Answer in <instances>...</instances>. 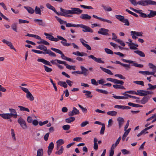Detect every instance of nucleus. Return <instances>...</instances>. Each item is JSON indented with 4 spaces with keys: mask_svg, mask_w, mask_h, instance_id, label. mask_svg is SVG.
Returning a JSON list of instances; mask_svg holds the SVG:
<instances>
[{
    "mask_svg": "<svg viewBox=\"0 0 156 156\" xmlns=\"http://www.w3.org/2000/svg\"><path fill=\"white\" fill-rule=\"evenodd\" d=\"M107 114L112 116H115L117 114V112L115 111H110L107 112Z\"/></svg>",
    "mask_w": 156,
    "mask_h": 156,
    "instance_id": "36",
    "label": "nucleus"
},
{
    "mask_svg": "<svg viewBox=\"0 0 156 156\" xmlns=\"http://www.w3.org/2000/svg\"><path fill=\"white\" fill-rule=\"evenodd\" d=\"M20 87L24 92L26 93L27 94L29 93L30 92L29 90L26 88L20 86Z\"/></svg>",
    "mask_w": 156,
    "mask_h": 156,
    "instance_id": "64",
    "label": "nucleus"
},
{
    "mask_svg": "<svg viewBox=\"0 0 156 156\" xmlns=\"http://www.w3.org/2000/svg\"><path fill=\"white\" fill-rule=\"evenodd\" d=\"M83 93L86 94L85 95L87 96V98H91L93 97L92 95H90L91 94V92L90 91L83 90Z\"/></svg>",
    "mask_w": 156,
    "mask_h": 156,
    "instance_id": "29",
    "label": "nucleus"
},
{
    "mask_svg": "<svg viewBox=\"0 0 156 156\" xmlns=\"http://www.w3.org/2000/svg\"><path fill=\"white\" fill-rule=\"evenodd\" d=\"M121 151L122 153L124 155L128 154L130 153L129 151L126 150V149H122Z\"/></svg>",
    "mask_w": 156,
    "mask_h": 156,
    "instance_id": "60",
    "label": "nucleus"
},
{
    "mask_svg": "<svg viewBox=\"0 0 156 156\" xmlns=\"http://www.w3.org/2000/svg\"><path fill=\"white\" fill-rule=\"evenodd\" d=\"M131 3L135 6L137 4L143 6L150 5H156V2L151 0H141L136 2L135 0H129Z\"/></svg>",
    "mask_w": 156,
    "mask_h": 156,
    "instance_id": "2",
    "label": "nucleus"
},
{
    "mask_svg": "<svg viewBox=\"0 0 156 156\" xmlns=\"http://www.w3.org/2000/svg\"><path fill=\"white\" fill-rule=\"evenodd\" d=\"M88 57L89 58H92V59H93L94 61L95 62H98L99 63H101L104 64L105 63V62L104 61L102 60H101V58H97L94 56L92 55H90L88 56Z\"/></svg>",
    "mask_w": 156,
    "mask_h": 156,
    "instance_id": "13",
    "label": "nucleus"
},
{
    "mask_svg": "<svg viewBox=\"0 0 156 156\" xmlns=\"http://www.w3.org/2000/svg\"><path fill=\"white\" fill-rule=\"evenodd\" d=\"M147 130V129L146 128L143 130L142 131H141V132L138 133L137 135V136L138 137H139L140 136H141L142 135H143L144 134H146V133H148V132L147 131H146Z\"/></svg>",
    "mask_w": 156,
    "mask_h": 156,
    "instance_id": "38",
    "label": "nucleus"
},
{
    "mask_svg": "<svg viewBox=\"0 0 156 156\" xmlns=\"http://www.w3.org/2000/svg\"><path fill=\"white\" fill-rule=\"evenodd\" d=\"M77 56H87V54L86 53L83 52H80L78 51H77Z\"/></svg>",
    "mask_w": 156,
    "mask_h": 156,
    "instance_id": "47",
    "label": "nucleus"
},
{
    "mask_svg": "<svg viewBox=\"0 0 156 156\" xmlns=\"http://www.w3.org/2000/svg\"><path fill=\"white\" fill-rule=\"evenodd\" d=\"M122 60L124 62H126L129 64H133L132 66H133L135 67H138L139 68H142L144 66L143 65L139 64L136 63H134V62L132 60H129L126 59L124 58H122Z\"/></svg>",
    "mask_w": 156,
    "mask_h": 156,
    "instance_id": "7",
    "label": "nucleus"
},
{
    "mask_svg": "<svg viewBox=\"0 0 156 156\" xmlns=\"http://www.w3.org/2000/svg\"><path fill=\"white\" fill-rule=\"evenodd\" d=\"M34 11L35 12V13L37 14L41 15V14L40 8L37 6H36L34 10Z\"/></svg>",
    "mask_w": 156,
    "mask_h": 156,
    "instance_id": "37",
    "label": "nucleus"
},
{
    "mask_svg": "<svg viewBox=\"0 0 156 156\" xmlns=\"http://www.w3.org/2000/svg\"><path fill=\"white\" fill-rule=\"evenodd\" d=\"M60 9L61 12H62V16L68 18L73 16L72 15H79L83 12L82 10L78 8H71L70 10H66L61 7Z\"/></svg>",
    "mask_w": 156,
    "mask_h": 156,
    "instance_id": "1",
    "label": "nucleus"
},
{
    "mask_svg": "<svg viewBox=\"0 0 156 156\" xmlns=\"http://www.w3.org/2000/svg\"><path fill=\"white\" fill-rule=\"evenodd\" d=\"M54 147V144L52 142H51L48 146V149L52 150Z\"/></svg>",
    "mask_w": 156,
    "mask_h": 156,
    "instance_id": "58",
    "label": "nucleus"
},
{
    "mask_svg": "<svg viewBox=\"0 0 156 156\" xmlns=\"http://www.w3.org/2000/svg\"><path fill=\"white\" fill-rule=\"evenodd\" d=\"M56 149L57 151L55 152V154L58 155H60L62 154L64 150L63 146H56Z\"/></svg>",
    "mask_w": 156,
    "mask_h": 156,
    "instance_id": "15",
    "label": "nucleus"
},
{
    "mask_svg": "<svg viewBox=\"0 0 156 156\" xmlns=\"http://www.w3.org/2000/svg\"><path fill=\"white\" fill-rule=\"evenodd\" d=\"M57 63L60 64H64L66 66L67 69L70 70L71 69L72 66H70L69 65L67 64L66 62L57 60Z\"/></svg>",
    "mask_w": 156,
    "mask_h": 156,
    "instance_id": "19",
    "label": "nucleus"
},
{
    "mask_svg": "<svg viewBox=\"0 0 156 156\" xmlns=\"http://www.w3.org/2000/svg\"><path fill=\"white\" fill-rule=\"evenodd\" d=\"M48 120H46L43 122H42L41 121H40L39 122V124L40 126H41L47 124L48 123Z\"/></svg>",
    "mask_w": 156,
    "mask_h": 156,
    "instance_id": "63",
    "label": "nucleus"
},
{
    "mask_svg": "<svg viewBox=\"0 0 156 156\" xmlns=\"http://www.w3.org/2000/svg\"><path fill=\"white\" fill-rule=\"evenodd\" d=\"M117 121L118 123L119 128H120L122 126L124 120L122 117H119L117 118Z\"/></svg>",
    "mask_w": 156,
    "mask_h": 156,
    "instance_id": "21",
    "label": "nucleus"
},
{
    "mask_svg": "<svg viewBox=\"0 0 156 156\" xmlns=\"http://www.w3.org/2000/svg\"><path fill=\"white\" fill-rule=\"evenodd\" d=\"M149 11H150V13L148 14V17L151 18L155 16L156 11L152 10H150Z\"/></svg>",
    "mask_w": 156,
    "mask_h": 156,
    "instance_id": "28",
    "label": "nucleus"
},
{
    "mask_svg": "<svg viewBox=\"0 0 156 156\" xmlns=\"http://www.w3.org/2000/svg\"><path fill=\"white\" fill-rule=\"evenodd\" d=\"M44 34L46 36V38L48 39L51 41H52L53 38V36L46 33H44Z\"/></svg>",
    "mask_w": 156,
    "mask_h": 156,
    "instance_id": "39",
    "label": "nucleus"
},
{
    "mask_svg": "<svg viewBox=\"0 0 156 156\" xmlns=\"http://www.w3.org/2000/svg\"><path fill=\"white\" fill-rule=\"evenodd\" d=\"M115 18L118 19L119 21L122 22L124 20V17L122 16L121 15H116L115 16Z\"/></svg>",
    "mask_w": 156,
    "mask_h": 156,
    "instance_id": "40",
    "label": "nucleus"
},
{
    "mask_svg": "<svg viewBox=\"0 0 156 156\" xmlns=\"http://www.w3.org/2000/svg\"><path fill=\"white\" fill-rule=\"evenodd\" d=\"M79 114L80 112L79 110L74 107L73 110L68 112V115L69 117H71L73 116L74 115H78Z\"/></svg>",
    "mask_w": 156,
    "mask_h": 156,
    "instance_id": "12",
    "label": "nucleus"
},
{
    "mask_svg": "<svg viewBox=\"0 0 156 156\" xmlns=\"http://www.w3.org/2000/svg\"><path fill=\"white\" fill-rule=\"evenodd\" d=\"M34 21L35 22H37L38 24L40 26H44L45 25V23H44L43 22V20H41L34 19Z\"/></svg>",
    "mask_w": 156,
    "mask_h": 156,
    "instance_id": "32",
    "label": "nucleus"
},
{
    "mask_svg": "<svg viewBox=\"0 0 156 156\" xmlns=\"http://www.w3.org/2000/svg\"><path fill=\"white\" fill-rule=\"evenodd\" d=\"M122 22L125 23L124 25L129 26V23L127 19H125L122 21Z\"/></svg>",
    "mask_w": 156,
    "mask_h": 156,
    "instance_id": "62",
    "label": "nucleus"
},
{
    "mask_svg": "<svg viewBox=\"0 0 156 156\" xmlns=\"http://www.w3.org/2000/svg\"><path fill=\"white\" fill-rule=\"evenodd\" d=\"M133 83L137 84L140 85L142 86H144V82L142 81H134Z\"/></svg>",
    "mask_w": 156,
    "mask_h": 156,
    "instance_id": "57",
    "label": "nucleus"
},
{
    "mask_svg": "<svg viewBox=\"0 0 156 156\" xmlns=\"http://www.w3.org/2000/svg\"><path fill=\"white\" fill-rule=\"evenodd\" d=\"M12 29L14 31L17 32V23H14L12 24L11 26Z\"/></svg>",
    "mask_w": 156,
    "mask_h": 156,
    "instance_id": "49",
    "label": "nucleus"
},
{
    "mask_svg": "<svg viewBox=\"0 0 156 156\" xmlns=\"http://www.w3.org/2000/svg\"><path fill=\"white\" fill-rule=\"evenodd\" d=\"M122 66L126 67V70H128L130 68V64H128L122 63Z\"/></svg>",
    "mask_w": 156,
    "mask_h": 156,
    "instance_id": "53",
    "label": "nucleus"
},
{
    "mask_svg": "<svg viewBox=\"0 0 156 156\" xmlns=\"http://www.w3.org/2000/svg\"><path fill=\"white\" fill-rule=\"evenodd\" d=\"M55 17L57 20V21L59 22L61 24H66V26L67 27H78V25L79 24H74L73 23H67L66 21H64L62 20L61 18L58 17L57 16H55Z\"/></svg>",
    "mask_w": 156,
    "mask_h": 156,
    "instance_id": "6",
    "label": "nucleus"
},
{
    "mask_svg": "<svg viewBox=\"0 0 156 156\" xmlns=\"http://www.w3.org/2000/svg\"><path fill=\"white\" fill-rule=\"evenodd\" d=\"M80 18L83 20H89L91 16L87 14H82L80 16Z\"/></svg>",
    "mask_w": 156,
    "mask_h": 156,
    "instance_id": "18",
    "label": "nucleus"
},
{
    "mask_svg": "<svg viewBox=\"0 0 156 156\" xmlns=\"http://www.w3.org/2000/svg\"><path fill=\"white\" fill-rule=\"evenodd\" d=\"M18 107L20 108V111H26L27 112H29L30 110L28 108H26L22 106H19Z\"/></svg>",
    "mask_w": 156,
    "mask_h": 156,
    "instance_id": "48",
    "label": "nucleus"
},
{
    "mask_svg": "<svg viewBox=\"0 0 156 156\" xmlns=\"http://www.w3.org/2000/svg\"><path fill=\"white\" fill-rule=\"evenodd\" d=\"M78 27L83 28L82 31L84 32L93 33V30L89 27L83 24H79Z\"/></svg>",
    "mask_w": 156,
    "mask_h": 156,
    "instance_id": "8",
    "label": "nucleus"
},
{
    "mask_svg": "<svg viewBox=\"0 0 156 156\" xmlns=\"http://www.w3.org/2000/svg\"><path fill=\"white\" fill-rule=\"evenodd\" d=\"M57 38H55L53 37L52 41L57 42L58 41L59 39L62 41L61 42V43L64 46H69L71 45V44L66 42L67 40L62 37L59 35H57Z\"/></svg>",
    "mask_w": 156,
    "mask_h": 156,
    "instance_id": "5",
    "label": "nucleus"
},
{
    "mask_svg": "<svg viewBox=\"0 0 156 156\" xmlns=\"http://www.w3.org/2000/svg\"><path fill=\"white\" fill-rule=\"evenodd\" d=\"M143 90H138L137 92L135 93V94L141 96H144V93H143Z\"/></svg>",
    "mask_w": 156,
    "mask_h": 156,
    "instance_id": "44",
    "label": "nucleus"
},
{
    "mask_svg": "<svg viewBox=\"0 0 156 156\" xmlns=\"http://www.w3.org/2000/svg\"><path fill=\"white\" fill-rule=\"evenodd\" d=\"M2 41L3 43H5L10 48L14 50L15 51H16V50L14 47V46L12 45V43L10 42L7 41L5 39H3Z\"/></svg>",
    "mask_w": 156,
    "mask_h": 156,
    "instance_id": "16",
    "label": "nucleus"
},
{
    "mask_svg": "<svg viewBox=\"0 0 156 156\" xmlns=\"http://www.w3.org/2000/svg\"><path fill=\"white\" fill-rule=\"evenodd\" d=\"M62 128L63 130H69L70 128V126L69 125H66L63 126Z\"/></svg>",
    "mask_w": 156,
    "mask_h": 156,
    "instance_id": "54",
    "label": "nucleus"
},
{
    "mask_svg": "<svg viewBox=\"0 0 156 156\" xmlns=\"http://www.w3.org/2000/svg\"><path fill=\"white\" fill-rule=\"evenodd\" d=\"M148 85L149 87L147 89V90H154L156 89V85H152L151 84L148 83Z\"/></svg>",
    "mask_w": 156,
    "mask_h": 156,
    "instance_id": "42",
    "label": "nucleus"
},
{
    "mask_svg": "<svg viewBox=\"0 0 156 156\" xmlns=\"http://www.w3.org/2000/svg\"><path fill=\"white\" fill-rule=\"evenodd\" d=\"M37 49H39L41 50L44 51L43 54L45 55L48 54L51 56L56 57V55L54 53L51 51L49 49H47V47L42 45H39L36 48Z\"/></svg>",
    "mask_w": 156,
    "mask_h": 156,
    "instance_id": "4",
    "label": "nucleus"
},
{
    "mask_svg": "<svg viewBox=\"0 0 156 156\" xmlns=\"http://www.w3.org/2000/svg\"><path fill=\"white\" fill-rule=\"evenodd\" d=\"M58 85L63 87L65 88H66L67 87V85L66 83V82L64 81H60L58 82Z\"/></svg>",
    "mask_w": 156,
    "mask_h": 156,
    "instance_id": "34",
    "label": "nucleus"
},
{
    "mask_svg": "<svg viewBox=\"0 0 156 156\" xmlns=\"http://www.w3.org/2000/svg\"><path fill=\"white\" fill-rule=\"evenodd\" d=\"M102 126L100 130V133L101 134H103L105 129V126L104 124H102Z\"/></svg>",
    "mask_w": 156,
    "mask_h": 156,
    "instance_id": "52",
    "label": "nucleus"
},
{
    "mask_svg": "<svg viewBox=\"0 0 156 156\" xmlns=\"http://www.w3.org/2000/svg\"><path fill=\"white\" fill-rule=\"evenodd\" d=\"M80 67L82 71V74L84 76H86L89 74V72L88 69H87L83 66H81Z\"/></svg>",
    "mask_w": 156,
    "mask_h": 156,
    "instance_id": "20",
    "label": "nucleus"
},
{
    "mask_svg": "<svg viewBox=\"0 0 156 156\" xmlns=\"http://www.w3.org/2000/svg\"><path fill=\"white\" fill-rule=\"evenodd\" d=\"M26 96L27 98L30 101H32L34 100V97L30 92L26 94Z\"/></svg>",
    "mask_w": 156,
    "mask_h": 156,
    "instance_id": "27",
    "label": "nucleus"
},
{
    "mask_svg": "<svg viewBox=\"0 0 156 156\" xmlns=\"http://www.w3.org/2000/svg\"><path fill=\"white\" fill-rule=\"evenodd\" d=\"M109 30L104 28H101L99 29L98 33V34H101L103 35H109L108 32Z\"/></svg>",
    "mask_w": 156,
    "mask_h": 156,
    "instance_id": "11",
    "label": "nucleus"
},
{
    "mask_svg": "<svg viewBox=\"0 0 156 156\" xmlns=\"http://www.w3.org/2000/svg\"><path fill=\"white\" fill-rule=\"evenodd\" d=\"M133 33L135 35L137 36H142L143 33L142 32H136L135 31H131V33Z\"/></svg>",
    "mask_w": 156,
    "mask_h": 156,
    "instance_id": "41",
    "label": "nucleus"
},
{
    "mask_svg": "<svg viewBox=\"0 0 156 156\" xmlns=\"http://www.w3.org/2000/svg\"><path fill=\"white\" fill-rule=\"evenodd\" d=\"M139 12H137V13L140 14V16L143 18H147L148 17V15H147L146 14L142 12L141 10H139Z\"/></svg>",
    "mask_w": 156,
    "mask_h": 156,
    "instance_id": "43",
    "label": "nucleus"
},
{
    "mask_svg": "<svg viewBox=\"0 0 156 156\" xmlns=\"http://www.w3.org/2000/svg\"><path fill=\"white\" fill-rule=\"evenodd\" d=\"M100 68L104 72L107 73L108 74L111 75L113 74V73L111 71L108 69L104 68L102 66H100Z\"/></svg>",
    "mask_w": 156,
    "mask_h": 156,
    "instance_id": "24",
    "label": "nucleus"
},
{
    "mask_svg": "<svg viewBox=\"0 0 156 156\" xmlns=\"http://www.w3.org/2000/svg\"><path fill=\"white\" fill-rule=\"evenodd\" d=\"M113 87L116 89H125V88L122 85L115 84L113 85Z\"/></svg>",
    "mask_w": 156,
    "mask_h": 156,
    "instance_id": "35",
    "label": "nucleus"
},
{
    "mask_svg": "<svg viewBox=\"0 0 156 156\" xmlns=\"http://www.w3.org/2000/svg\"><path fill=\"white\" fill-rule=\"evenodd\" d=\"M46 6L48 9L53 11L57 15L62 16V13L58 12L55 10V8L53 6H51L50 4L47 3L46 4Z\"/></svg>",
    "mask_w": 156,
    "mask_h": 156,
    "instance_id": "14",
    "label": "nucleus"
},
{
    "mask_svg": "<svg viewBox=\"0 0 156 156\" xmlns=\"http://www.w3.org/2000/svg\"><path fill=\"white\" fill-rule=\"evenodd\" d=\"M134 44L133 43H129L128 46H129L130 49L134 50L137 49V48L134 46Z\"/></svg>",
    "mask_w": 156,
    "mask_h": 156,
    "instance_id": "45",
    "label": "nucleus"
},
{
    "mask_svg": "<svg viewBox=\"0 0 156 156\" xmlns=\"http://www.w3.org/2000/svg\"><path fill=\"white\" fill-rule=\"evenodd\" d=\"M102 7L106 11L109 12L112 11V9L110 7H109L107 8L106 6L102 5Z\"/></svg>",
    "mask_w": 156,
    "mask_h": 156,
    "instance_id": "51",
    "label": "nucleus"
},
{
    "mask_svg": "<svg viewBox=\"0 0 156 156\" xmlns=\"http://www.w3.org/2000/svg\"><path fill=\"white\" fill-rule=\"evenodd\" d=\"M75 118L73 117H69L65 119V122L67 123L72 122L75 121Z\"/></svg>",
    "mask_w": 156,
    "mask_h": 156,
    "instance_id": "25",
    "label": "nucleus"
},
{
    "mask_svg": "<svg viewBox=\"0 0 156 156\" xmlns=\"http://www.w3.org/2000/svg\"><path fill=\"white\" fill-rule=\"evenodd\" d=\"M10 113H3L0 114V116L5 119H9L13 116L15 118H16L17 115L16 110L13 108H9Z\"/></svg>",
    "mask_w": 156,
    "mask_h": 156,
    "instance_id": "3",
    "label": "nucleus"
},
{
    "mask_svg": "<svg viewBox=\"0 0 156 156\" xmlns=\"http://www.w3.org/2000/svg\"><path fill=\"white\" fill-rule=\"evenodd\" d=\"M124 83V82L123 81L119 80L116 79H115V83L120 84L121 85H123Z\"/></svg>",
    "mask_w": 156,
    "mask_h": 156,
    "instance_id": "56",
    "label": "nucleus"
},
{
    "mask_svg": "<svg viewBox=\"0 0 156 156\" xmlns=\"http://www.w3.org/2000/svg\"><path fill=\"white\" fill-rule=\"evenodd\" d=\"M43 153L44 152L43 149H39L37 150V156H43Z\"/></svg>",
    "mask_w": 156,
    "mask_h": 156,
    "instance_id": "33",
    "label": "nucleus"
},
{
    "mask_svg": "<svg viewBox=\"0 0 156 156\" xmlns=\"http://www.w3.org/2000/svg\"><path fill=\"white\" fill-rule=\"evenodd\" d=\"M18 122L20 124V126L23 129H26L27 128L26 123L25 120L21 117H20L18 120Z\"/></svg>",
    "mask_w": 156,
    "mask_h": 156,
    "instance_id": "9",
    "label": "nucleus"
},
{
    "mask_svg": "<svg viewBox=\"0 0 156 156\" xmlns=\"http://www.w3.org/2000/svg\"><path fill=\"white\" fill-rule=\"evenodd\" d=\"M105 52L108 54L112 55L113 54V51L112 50L109 49L107 48H105Z\"/></svg>",
    "mask_w": 156,
    "mask_h": 156,
    "instance_id": "55",
    "label": "nucleus"
},
{
    "mask_svg": "<svg viewBox=\"0 0 156 156\" xmlns=\"http://www.w3.org/2000/svg\"><path fill=\"white\" fill-rule=\"evenodd\" d=\"M65 142L62 139H59L56 141V146H62V145Z\"/></svg>",
    "mask_w": 156,
    "mask_h": 156,
    "instance_id": "31",
    "label": "nucleus"
},
{
    "mask_svg": "<svg viewBox=\"0 0 156 156\" xmlns=\"http://www.w3.org/2000/svg\"><path fill=\"white\" fill-rule=\"evenodd\" d=\"M96 90L97 91L100 92V93H102L103 94H108V92L105 90H101V89H99L98 88L96 89Z\"/></svg>",
    "mask_w": 156,
    "mask_h": 156,
    "instance_id": "46",
    "label": "nucleus"
},
{
    "mask_svg": "<svg viewBox=\"0 0 156 156\" xmlns=\"http://www.w3.org/2000/svg\"><path fill=\"white\" fill-rule=\"evenodd\" d=\"M81 7L83 8L84 9H93V8L91 6H87L84 5H80Z\"/></svg>",
    "mask_w": 156,
    "mask_h": 156,
    "instance_id": "61",
    "label": "nucleus"
},
{
    "mask_svg": "<svg viewBox=\"0 0 156 156\" xmlns=\"http://www.w3.org/2000/svg\"><path fill=\"white\" fill-rule=\"evenodd\" d=\"M44 68L45 70L48 73H50L52 71V69L50 68H49L47 66L44 65Z\"/></svg>",
    "mask_w": 156,
    "mask_h": 156,
    "instance_id": "50",
    "label": "nucleus"
},
{
    "mask_svg": "<svg viewBox=\"0 0 156 156\" xmlns=\"http://www.w3.org/2000/svg\"><path fill=\"white\" fill-rule=\"evenodd\" d=\"M134 52L135 53L137 54L141 57H144L145 56L144 53L141 51L139 50H136L134 51Z\"/></svg>",
    "mask_w": 156,
    "mask_h": 156,
    "instance_id": "30",
    "label": "nucleus"
},
{
    "mask_svg": "<svg viewBox=\"0 0 156 156\" xmlns=\"http://www.w3.org/2000/svg\"><path fill=\"white\" fill-rule=\"evenodd\" d=\"M92 16L95 18L98 19L103 22H106L110 24H112V22L111 20L104 19L101 17H98L95 15H93Z\"/></svg>",
    "mask_w": 156,
    "mask_h": 156,
    "instance_id": "17",
    "label": "nucleus"
},
{
    "mask_svg": "<svg viewBox=\"0 0 156 156\" xmlns=\"http://www.w3.org/2000/svg\"><path fill=\"white\" fill-rule=\"evenodd\" d=\"M37 61L38 62H41L45 65H48L50 66H52L49 61L44 59L41 58H39L37 59Z\"/></svg>",
    "mask_w": 156,
    "mask_h": 156,
    "instance_id": "22",
    "label": "nucleus"
},
{
    "mask_svg": "<svg viewBox=\"0 0 156 156\" xmlns=\"http://www.w3.org/2000/svg\"><path fill=\"white\" fill-rule=\"evenodd\" d=\"M29 21L26 20H22V19H19V23H29Z\"/></svg>",
    "mask_w": 156,
    "mask_h": 156,
    "instance_id": "59",
    "label": "nucleus"
},
{
    "mask_svg": "<svg viewBox=\"0 0 156 156\" xmlns=\"http://www.w3.org/2000/svg\"><path fill=\"white\" fill-rule=\"evenodd\" d=\"M150 98V97H149V96H144L142 99L140 100V102L141 104H145L148 101Z\"/></svg>",
    "mask_w": 156,
    "mask_h": 156,
    "instance_id": "23",
    "label": "nucleus"
},
{
    "mask_svg": "<svg viewBox=\"0 0 156 156\" xmlns=\"http://www.w3.org/2000/svg\"><path fill=\"white\" fill-rule=\"evenodd\" d=\"M51 49L58 53L61 55V58L63 59L66 60L67 58V57L65 56L64 54L62 52V51L60 50L55 48H51Z\"/></svg>",
    "mask_w": 156,
    "mask_h": 156,
    "instance_id": "10",
    "label": "nucleus"
},
{
    "mask_svg": "<svg viewBox=\"0 0 156 156\" xmlns=\"http://www.w3.org/2000/svg\"><path fill=\"white\" fill-rule=\"evenodd\" d=\"M24 8L27 10L29 13L33 14L34 12V9L30 7L25 6Z\"/></svg>",
    "mask_w": 156,
    "mask_h": 156,
    "instance_id": "26",
    "label": "nucleus"
}]
</instances>
